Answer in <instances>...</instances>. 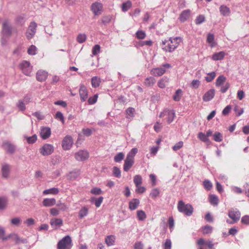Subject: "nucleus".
<instances>
[{"instance_id": "57", "label": "nucleus", "mask_w": 249, "mask_h": 249, "mask_svg": "<svg viewBox=\"0 0 249 249\" xmlns=\"http://www.w3.org/2000/svg\"><path fill=\"white\" fill-rule=\"evenodd\" d=\"M36 47L35 45H31L28 50V53L30 55H35L36 53Z\"/></svg>"}, {"instance_id": "33", "label": "nucleus", "mask_w": 249, "mask_h": 249, "mask_svg": "<svg viewBox=\"0 0 249 249\" xmlns=\"http://www.w3.org/2000/svg\"><path fill=\"white\" fill-rule=\"evenodd\" d=\"M138 149L137 148H132L130 151L127 154L126 158L134 160V157L138 152Z\"/></svg>"}, {"instance_id": "50", "label": "nucleus", "mask_w": 249, "mask_h": 249, "mask_svg": "<svg viewBox=\"0 0 249 249\" xmlns=\"http://www.w3.org/2000/svg\"><path fill=\"white\" fill-rule=\"evenodd\" d=\"M126 112L127 118H132L134 116L135 109L133 107H129L126 109Z\"/></svg>"}, {"instance_id": "42", "label": "nucleus", "mask_w": 249, "mask_h": 249, "mask_svg": "<svg viewBox=\"0 0 249 249\" xmlns=\"http://www.w3.org/2000/svg\"><path fill=\"white\" fill-rule=\"evenodd\" d=\"M124 157V154L123 152H120L117 154L114 158V160L116 162H120Z\"/></svg>"}, {"instance_id": "56", "label": "nucleus", "mask_w": 249, "mask_h": 249, "mask_svg": "<svg viewBox=\"0 0 249 249\" xmlns=\"http://www.w3.org/2000/svg\"><path fill=\"white\" fill-rule=\"evenodd\" d=\"M233 110L236 113V116H237L241 115L244 112V109L243 108H241L238 106H235Z\"/></svg>"}, {"instance_id": "11", "label": "nucleus", "mask_w": 249, "mask_h": 249, "mask_svg": "<svg viewBox=\"0 0 249 249\" xmlns=\"http://www.w3.org/2000/svg\"><path fill=\"white\" fill-rule=\"evenodd\" d=\"M228 216L234 222H237L240 219L241 213L236 208H231L229 210Z\"/></svg>"}, {"instance_id": "30", "label": "nucleus", "mask_w": 249, "mask_h": 249, "mask_svg": "<svg viewBox=\"0 0 249 249\" xmlns=\"http://www.w3.org/2000/svg\"><path fill=\"white\" fill-rule=\"evenodd\" d=\"M59 191L57 188H52L49 189L45 190L43 191V194L45 195L53 194L56 195L59 193Z\"/></svg>"}, {"instance_id": "35", "label": "nucleus", "mask_w": 249, "mask_h": 249, "mask_svg": "<svg viewBox=\"0 0 249 249\" xmlns=\"http://www.w3.org/2000/svg\"><path fill=\"white\" fill-rule=\"evenodd\" d=\"M156 82L155 79L153 77H149L147 78L144 81V84L146 86L150 87L153 86Z\"/></svg>"}, {"instance_id": "7", "label": "nucleus", "mask_w": 249, "mask_h": 249, "mask_svg": "<svg viewBox=\"0 0 249 249\" xmlns=\"http://www.w3.org/2000/svg\"><path fill=\"white\" fill-rule=\"evenodd\" d=\"M20 68L22 72L27 76H31L32 67L29 62L27 61H23L19 65Z\"/></svg>"}, {"instance_id": "5", "label": "nucleus", "mask_w": 249, "mask_h": 249, "mask_svg": "<svg viewBox=\"0 0 249 249\" xmlns=\"http://www.w3.org/2000/svg\"><path fill=\"white\" fill-rule=\"evenodd\" d=\"M12 24L8 19H5L2 23V34L3 36L9 37L12 34Z\"/></svg>"}, {"instance_id": "54", "label": "nucleus", "mask_w": 249, "mask_h": 249, "mask_svg": "<svg viewBox=\"0 0 249 249\" xmlns=\"http://www.w3.org/2000/svg\"><path fill=\"white\" fill-rule=\"evenodd\" d=\"M137 38L140 39H144L145 37V33L142 30H139L136 33Z\"/></svg>"}, {"instance_id": "45", "label": "nucleus", "mask_w": 249, "mask_h": 249, "mask_svg": "<svg viewBox=\"0 0 249 249\" xmlns=\"http://www.w3.org/2000/svg\"><path fill=\"white\" fill-rule=\"evenodd\" d=\"M134 183L136 186L141 185L142 183V177L139 175L135 176L134 177Z\"/></svg>"}, {"instance_id": "52", "label": "nucleus", "mask_w": 249, "mask_h": 249, "mask_svg": "<svg viewBox=\"0 0 249 249\" xmlns=\"http://www.w3.org/2000/svg\"><path fill=\"white\" fill-rule=\"evenodd\" d=\"M10 236L12 240L15 242L16 244H19V241L20 240V237L19 236L15 233H12L10 234Z\"/></svg>"}, {"instance_id": "4", "label": "nucleus", "mask_w": 249, "mask_h": 249, "mask_svg": "<svg viewBox=\"0 0 249 249\" xmlns=\"http://www.w3.org/2000/svg\"><path fill=\"white\" fill-rule=\"evenodd\" d=\"M159 117L160 118L165 117L167 123L170 124L175 118V112L174 110L166 108L160 113Z\"/></svg>"}, {"instance_id": "22", "label": "nucleus", "mask_w": 249, "mask_h": 249, "mask_svg": "<svg viewBox=\"0 0 249 249\" xmlns=\"http://www.w3.org/2000/svg\"><path fill=\"white\" fill-rule=\"evenodd\" d=\"M10 171V166L7 164H4L1 168V172L2 177L4 178H8L9 176Z\"/></svg>"}, {"instance_id": "28", "label": "nucleus", "mask_w": 249, "mask_h": 249, "mask_svg": "<svg viewBox=\"0 0 249 249\" xmlns=\"http://www.w3.org/2000/svg\"><path fill=\"white\" fill-rule=\"evenodd\" d=\"M225 55V53L224 52H220L217 53H214L212 56V59L213 60H220L222 59Z\"/></svg>"}, {"instance_id": "39", "label": "nucleus", "mask_w": 249, "mask_h": 249, "mask_svg": "<svg viewBox=\"0 0 249 249\" xmlns=\"http://www.w3.org/2000/svg\"><path fill=\"white\" fill-rule=\"evenodd\" d=\"M7 204V199L5 197H0V210L5 209Z\"/></svg>"}, {"instance_id": "31", "label": "nucleus", "mask_w": 249, "mask_h": 249, "mask_svg": "<svg viewBox=\"0 0 249 249\" xmlns=\"http://www.w3.org/2000/svg\"><path fill=\"white\" fill-rule=\"evenodd\" d=\"M210 203L213 206H217L218 204V197L214 195H211L209 196Z\"/></svg>"}, {"instance_id": "43", "label": "nucleus", "mask_w": 249, "mask_h": 249, "mask_svg": "<svg viewBox=\"0 0 249 249\" xmlns=\"http://www.w3.org/2000/svg\"><path fill=\"white\" fill-rule=\"evenodd\" d=\"M95 201V205L96 207H99L103 202V197L100 196L98 198H95L94 197H92L91 198V202Z\"/></svg>"}, {"instance_id": "51", "label": "nucleus", "mask_w": 249, "mask_h": 249, "mask_svg": "<svg viewBox=\"0 0 249 249\" xmlns=\"http://www.w3.org/2000/svg\"><path fill=\"white\" fill-rule=\"evenodd\" d=\"M198 138L203 142H207L209 141L206 134L203 132L198 133Z\"/></svg>"}, {"instance_id": "24", "label": "nucleus", "mask_w": 249, "mask_h": 249, "mask_svg": "<svg viewBox=\"0 0 249 249\" xmlns=\"http://www.w3.org/2000/svg\"><path fill=\"white\" fill-rule=\"evenodd\" d=\"M56 203L55 198H45L42 201V204L45 207H51L54 205Z\"/></svg>"}, {"instance_id": "41", "label": "nucleus", "mask_w": 249, "mask_h": 249, "mask_svg": "<svg viewBox=\"0 0 249 249\" xmlns=\"http://www.w3.org/2000/svg\"><path fill=\"white\" fill-rule=\"evenodd\" d=\"M182 91L180 89H178L173 95V99L175 101H178L180 100Z\"/></svg>"}, {"instance_id": "19", "label": "nucleus", "mask_w": 249, "mask_h": 249, "mask_svg": "<svg viewBox=\"0 0 249 249\" xmlns=\"http://www.w3.org/2000/svg\"><path fill=\"white\" fill-rule=\"evenodd\" d=\"M191 11L189 9L183 11L179 15V19L182 22H184L186 21L190 16Z\"/></svg>"}, {"instance_id": "59", "label": "nucleus", "mask_w": 249, "mask_h": 249, "mask_svg": "<svg viewBox=\"0 0 249 249\" xmlns=\"http://www.w3.org/2000/svg\"><path fill=\"white\" fill-rule=\"evenodd\" d=\"M205 20V17L203 15H199L196 17V24H200L203 23Z\"/></svg>"}, {"instance_id": "8", "label": "nucleus", "mask_w": 249, "mask_h": 249, "mask_svg": "<svg viewBox=\"0 0 249 249\" xmlns=\"http://www.w3.org/2000/svg\"><path fill=\"white\" fill-rule=\"evenodd\" d=\"M53 146L48 143L44 144L40 149V153L43 156H48L51 155L53 151Z\"/></svg>"}, {"instance_id": "49", "label": "nucleus", "mask_w": 249, "mask_h": 249, "mask_svg": "<svg viewBox=\"0 0 249 249\" xmlns=\"http://www.w3.org/2000/svg\"><path fill=\"white\" fill-rule=\"evenodd\" d=\"M88 209L86 207H83L79 211V215L80 218H82L88 214Z\"/></svg>"}, {"instance_id": "13", "label": "nucleus", "mask_w": 249, "mask_h": 249, "mask_svg": "<svg viewBox=\"0 0 249 249\" xmlns=\"http://www.w3.org/2000/svg\"><path fill=\"white\" fill-rule=\"evenodd\" d=\"M102 8V4L98 2L93 3L91 6V10L93 14L96 16L99 15L101 14Z\"/></svg>"}, {"instance_id": "44", "label": "nucleus", "mask_w": 249, "mask_h": 249, "mask_svg": "<svg viewBox=\"0 0 249 249\" xmlns=\"http://www.w3.org/2000/svg\"><path fill=\"white\" fill-rule=\"evenodd\" d=\"M132 4L130 1H127L122 4V9L123 12H126L131 7Z\"/></svg>"}, {"instance_id": "6", "label": "nucleus", "mask_w": 249, "mask_h": 249, "mask_svg": "<svg viewBox=\"0 0 249 249\" xmlns=\"http://www.w3.org/2000/svg\"><path fill=\"white\" fill-rule=\"evenodd\" d=\"M170 67L171 65L169 64H164L161 67L152 69L150 71V73L154 76H160L165 72V68H170Z\"/></svg>"}, {"instance_id": "14", "label": "nucleus", "mask_w": 249, "mask_h": 249, "mask_svg": "<svg viewBox=\"0 0 249 249\" xmlns=\"http://www.w3.org/2000/svg\"><path fill=\"white\" fill-rule=\"evenodd\" d=\"M2 147L5 150L10 154H13L15 151L16 146L8 141L4 142Z\"/></svg>"}, {"instance_id": "55", "label": "nucleus", "mask_w": 249, "mask_h": 249, "mask_svg": "<svg viewBox=\"0 0 249 249\" xmlns=\"http://www.w3.org/2000/svg\"><path fill=\"white\" fill-rule=\"evenodd\" d=\"M121 170L117 167H114L113 168V174L116 178H120L121 177Z\"/></svg>"}, {"instance_id": "34", "label": "nucleus", "mask_w": 249, "mask_h": 249, "mask_svg": "<svg viewBox=\"0 0 249 249\" xmlns=\"http://www.w3.org/2000/svg\"><path fill=\"white\" fill-rule=\"evenodd\" d=\"M137 215L138 219L140 221H143L146 218V215L145 212L142 210L138 211Z\"/></svg>"}, {"instance_id": "18", "label": "nucleus", "mask_w": 249, "mask_h": 249, "mask_svg": "<svg viewBox=\"0 0 249 249\" xmlns=\"http://www.w3.org/2000/svg\"><path fill=\"white\" fill-rule=\"evenodd\" d=\"M81 172L78 169H75L70 172L67 175V179L71 180L76 179L80 175Z\"/></svg>"}, {"instance_id": "2", "label": "nucleus", "mask_w": 249, "mask_h": 249, "mask_svg": "<svg viewBox=\"0 0 249 249\" xmlns=\"http://www.w3.org/2000/svg\"><path fill=\"white\" fill-rule=\"evenodd\" d=\"M178 211L187 216H191L194 211V208L190 204H185L182 200H179L178 204Z\"/></svg>"}, {"instance_id": "38", "label": "nucleus", "mask_w": 249, "mask_h": 249, "mask_svg": "<svg viewBox=\"0 0 249 249\" xmlns=\"http://www.w3.org/2000/svg\"><path fill=\"white\" fill-rule=\"evenodd\" d=\"M213 140L217 142H220L223 140L222 134L218 132H216L213 135Z\"/></svg>"}, {"instance_id": "23", "label": "nucleus", "mask_w": 249, "mask_h": 249, "mask_svg": "<svg viewBox=\"0 0 249 249\" xmlns=\"http://www.w3.org/2000/svg\"><path fill=\"white\" fill-rule=\"evenodd\" d=\"M219 11L221 15L224 17L229 16L231 14L230 9L225 5H222L220 6Z\"/></svg>"}, {"instance_id": "29", "label": "nucleus", "mask_w": 249, "mask_h": 249, "mask_svg": "<svg viewBox=\"0 0 249 249\" xmlns=\"http://www.w3.org/2000/svg\"><path fill=\"white\" fill-rule=\"evenodd\" d=\"M169 82V78L167 77H163L160 79L158 83V85L159 88L163 89L164 88L167 83Z\"/></svg>"}, {"instance_id": "46", "label": "nucleus", "mask_w": 249, "mask_h": 249, "mask_svg": "<svg viewBox=\"0 0 249 249\" xmlns=\"http://www.w3.org/2000/svg\"><path fill=\"white\" fill-rule=\"evenodd\" d=\"M17 107L19 110L23 111L26 109L25 103L22 100H19L17 104Z\"/></svg>"}, {"instance_id": "10", "label": "nucleus", "mask_w": 249, "mask_h": 249, "mask_svg": "<svg viewBox=\"0 0 249 249\" xmlns=\"http://www.w3.org/2000/svg\"><path fill=\"white\" fill-rule=\"evenodd\" d=\"M37 27L36 23L34 22H31L26 32V37L28 39L32 38L36 33Z\"/></svg>"}, {"instance_id": "64", "label": "nucleus", "mask_w": 249, "mask_h": 249, "mask_svg": "<svg viewBox=\"0 0 249 249\" xmlns=\"http://www.w3.org/2000/svg\"><path fill=\"white\" fill-rule=\"evenodd\" d=\"M90 193L92 194H94L96 195H100L102 193V191L99 188H93L90 191Z\"/></svg>"}, {"instance_id": "40", "label": "nucleus", "mask_w": 249, "mask_h": 249, "mask_svg": "<svg viewBox=\"0 0 249 249\" xmlns=\"http://www.w3.org/2000/svg\"><path fill=\"white\" fill-rule=\"evenodd\" d=\"M226 78L224 75H220L217 78L215 82V85L217 87L221 86L226 80Z\"/></svg>"}, {"instance_id": "27", "label": "nucleus", "mask_w": 249, "mask_h": 249, "mask_svg": "<svg viewBox=\"0 0 249 249\" xmlns=\"http://www.w3.org/2000/svg\"><path fill=\"white\" fill-rule=\"evenodd\" d=\"M140 201L138 199L134 198L129 203V208L131 210H134L138 207Z\"/></svg>"}, {"instance_id": "21", "label": "nucleus", "mask_w": 249, "mask_h": 249, "mask_svg": "<svg viewBox=\"0 0 249 249\" xmlns=\"http://www.w3.org/2000/svg\"><path fill=\"white\" fill-rule=\"evenodd\" d=\"M134 160L126 158L124 164V170L127 172L133 166Z\"/></svg>"}, {"instance_id": "53", "label": "nucleus", "mask_w": 249, "mask_h": 249, "mask_svg": "<svg viewBox=\"0 0 249 249\" xmlns=\"http://www.w3.org/2000/svg\"><path fill=\"white\" fill-rule=\"evenodd\" d=\"M203 185L204 188L207 190H210L213 187L212 183L208 179H206L203 181Z\"/></svg>"}, {"instance_id": "58", "label": "nucleus", "mask_w": 249, "mask_h": 249, "mask_svg": "<svg viewBox=\"0 0 249 249\" xmlns=\"http://www.w3.org/2000/svg\"><path fill=\"white\" fill-rule=\"evenodd\" d=\"M213 228L210 226H205L202 228L203 233L204 234H209L212 231Z\"/></svg>"}, {"instance_id": "32", "label": "nucleus", "mask_w": 249, "mask_h": 249, "mask_svg": "<svg viewBox=\"0 0 249 249\" xmlns=\"http://www.w3.org/2000/svg\"><path fill=\"white\" fill-rule=\"evenodd\" d=\"M21 221L22 220L20 217H15L11 219L10 223L12 225L18 227L20 225Z\"/></svg>"}, {"instance_id": "17", "label": "nucleus", "mask_w": 249, "mask_h": 249, "mask_svg": "<svg viewBox=\"0 0 249 249\" xmlns=\"http://www.w3.org/2000/svg\"><path fill=\"white\" fill-rule=\"evenodd\" d=\"M215 90L213 89L207 91L203 96V100L205 102H208L211 100L214 96Z\"/></svg>"}, {"instance_id": "25", "label": "nucleus", "mask_w": 249, "mask_h": 249, "mask_svg": "<svg viewBox=\"0 0 249 249\" xmlns=\"http://www.w3.org/2000/svg\"><path fill=\"white\" fill-rule=\"evenodd\" d=\"M116 237L114 235H108L105 239V243L108 246H111L114 245Z\"/></svg>"}, {"instance_id": "61", "label": "nucleus", "mask_w": 249, "mask_h": 249, "mask_svg": "<svg viewBox=\"0 0 249 249\" xmlns=\"http://www.w3.org/2000/svg\"><path fill=\"white\" fill-rule=\"evenodd\" d=\"M100 46L99 45H95L92 49V53L93 55H96L100 53Z\"/></svg>"}, {"instance_id": "48", "label": "nucleus", "mask_w": 249, "mask_h": 249, "mask_svg": "<svg viewBox=\"0 0 249 249\" xmlns=\"http://www.w3.org/2000/svg\"><path fill=\"white\" fill-rule=\"evenodd\" d=\"M87 39V36L84 34H80L77 37V41L79 43L84 42Z\"/></svg>"}, {"instance_id": "1", "label": "nucleus", "mask_w": 249, "mask_h": 249, "mask_svg": "<svg viewBox=\"0 0 249 249\" xmlns=\"http://www.w3.org/2000/svg\"><path fill=\"white\" fill-rule=\"evenodd\" d=\"M181 38L180 37H170L168 40H165L162 41V44L165 45L168 41L170 43H168L167 46L162 47V49L166 52H172L174 51L179 45V43L181 41Z\"/></svg>"}, {"instance_id": "47", "label": "nucleus", "mask_w": 249, "mask_h": 249, "mask_svg": "<svg viewBox=\"0 0 249 249\" xmlns=\"http://www.w3.org/2000/svg\"><path fill=\"white\" fill-rule=\"evenodd\" d=\"M207 75L208 76L205 77V79L207 82H212L216 75L214 71L208 73Z\"/></svg>"}, {"instance_id": "62", "label": "nucleus", "mask_w": 249, "mask_h": 249, "mask_svg": "<svg viewBox=\"0 0 249 249\" xmlns=\"http://www.w3.org/2000/svg\"><path fill=\"white\" fill-rule=\"evenodd\" d=\"M200 82L198 80H193L191 83V87L192 88L197 89L200 86Z\"/></svg>"}, {"instance_id": "15", "label": "nucleus", "mask_w": 249, "mask_h": 249, "mask_svg": "<svg viewBox=\"0 0 249 249\" xmlns=\"http://www.w3.org/2000/svg\"><path fill=\"white\" fill-rule=\"evenodd\" d=\"M79 94L82 102L85 101L88 96V91L85 86L81 85L79 89Z\"/></svg>"}, {"instance_id": "60", "label": "nucleus", "mask_w": 249, "mask_h": 249, "mask_svg": "<svg viewBox=\"0 0 249 249\" xmlns=\"http://www.w3.org/2000/svg\"><path fill=\"white\" fill-rule=\"evenodd\" d=\"M24 17L22 16H18L16 18V22L17 24L22 25L24 24Z\"/></svg>"}, {"instance_id": "37", "label": "nucleus", "mask_w": 249, "mask_h": 249, "mask_svg": "<svg viewBox=\"0 0 249 249\" xmlns=\"http://www.w3.org/2000/svg\"><path fill=\"white\" fill-rule=\"evenodd\" d=\"M100 83V79L97 76H94L91 79V85L93 88H96L99 86Z\"/></svg>"}, {"instance_id": "63", "label": "nucleus", "mask_w": 249, "mask_h": 249, "mask_svg": "<svg viewBox=\"0 0 249 249\" xmlns=\"http://www.w3.org/2000/svg\"><path fill=\"white\" fill-rule=\"evenodd\" d=\"M98 96L97 94L94 95L92 97H90L88 99V103L90 105H93L95 104L97 100Z\"/></svg>"}, {"instance_id": "20", "label": "nucleus", "mask_w": 249, "mask_h": 249, "mask_svg": "<svg viewBox=\"0 0 249 249\" xmlns=\"http://www.w3.org/2000/svg\"><path fill=\"white\" fill-rule=\"evenodd\" d=\"M51 134V129L49 127H42L41 129L40 135L41 138L45 140L48 138Z\"/></svg>"}, {"instance_id": "12", "label": "nucleus", "mask_w": 249, "mask_h": 249, "mask_svg": "<svg viewBox=\"0 0 249 249\" xmlns=\"http://www.w3.org/2000/svg\"><path fill=\"white\" fill-rule=\"evenodd\" d=\"M89 157V153L87 150H81L75 154V158L78 161H84Z\"/></svg>"}, {"instance_id": "26", "label": "nucleus", "mask_w": 249, "mask_h": 249, "mask_svg": "<svg viewBox=\"0 0 249 249\" xmlns=\"http://www.w3.org/2000/svg\"><path fill=\"white\" fill-rule=\"evenodd\" d=\"M50 224L53 228H57L62 225L63 221L60 218H53L51 220Z\"/></svg>"}, {"instance_id": "16", "label": "nucleus", "mask_w": 249, "mask_h": 249, "mask_svg": "<svg viewBox=\"0 0 249 249\" xmlns=\"http://www.w3.org/2000/svg\"><path fill=\"white\" fill-rule=\"evenodd\" d=\"M48 76V72L45 71L39 70L36 74V78L39 82H43L46 80Z\"/></svg>"}, {"instance_id": "9", "label": "nucleus", "mask_w": 249, "mask_h": 249, "mask_svg": "<svg viewBox=\"0 0 249 249\" xmlns=\"http://www.w3.org/2000/svg\"><path fill=\"white\" fill-rule=\"evenodd\" d=\"M73 143L72 138L70 136H66L62 142V146L64 150L71 149Z\"/></svg>"}, {"instance_id": "36", "label": "nucleus", "mask_w": 249, "mask_h": 249, "mask_svg": "<svg viewBox=\"0 0 249 249\" xmlns=\"http://www.w3.org/2000/svg\"><path fill=\"white\" fill-rule=\"evenodd\" d=\"M214 35L212 34L209 33L207 35V42L211 44L212 47H213L215 45V43L214 42Z\"/></svg>"}, {"instance_id": "3", "label": "nucleus", "mask_w": 249, "mask_h": 249, "mask_svg": "<svg viewBox=\"0 0 249 249\" xmlns=\"http://www.w3.org/2000/svg\"><path fill=\"white\" fill-rule=\"evenodd\" d=\"M72 240L69 235H67L57 243V249H71L72 247Z\"/></svg>"}]
</instances>
